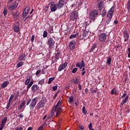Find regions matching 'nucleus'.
<instances>
[{
    "mask_svg": "<svg viewBox=\"0 0 130 130\" xmlns=\"http://www.w3.org/2000/svg\"><path fill=\"white\" fill-rule=\"evenodd\" d=\"M59 93V91H57L54 95L53 99L55 100L57 97V94Z\"/></svg>",
    "mask_w": 130,
    "mask_h": 130,
    "instance_id": "45",
    "label": "nucleus"
},
{
    "mask_svg": "<svg viewBox=\"0 0 130 130\" xmlns=\"http://www.w3.org/2000/svg\"><path fill=\"white\" fill-rule=\"evenodd\" d=\"M44 79H41L38 82V84L39 85H43L44 84Z\"/></svg>",
    "mask_w": 130,
    "mask_h": 130,
    "instance_id": "39",
    "label": "nucleus"
},
{
    "mask_svg": "<svg viewBox=\"0 0 130 130\" xmlns=\"http://www.w3.org/2000/svg\"><path fill=\"white\" fill-rule=\"evenodd\" d=\"M12 14L13 15L14 20H18V19H19V15H20V12H19L18 11H16L15 13L12 12Z\"/></svg>",
    "mask_w": 130,
    "mask_h": 130,
    "instance_id": "18",
    "label": "nucleus"
},
{
    "mask_svg": "<svg viewBox=\"0 0 130 130\" xmlns=\"http://www.w3.org/2000/svg\"><path fill=\"white\" fill-rule=\"evenodd\" d=\"M96 47H97L96 45H95V44L92 45L91 48L89 50V52H92V51H93L95 49V48H96Z\"/></svg>",
    "mask_w": 130,
    "mask_h": 130,
    "instance_id": "31",
    "label": "nucleus"
},
{
    "mask_svg": "<svg viewBox=\"0 0 130 130\" xmlns=\"http://www.w3.org/2000/svg\"><path fill=\"white\" fill-rule=\"evenodd\" d=\"M91 92L92 93H96V90L92 89L91 90Z\"/></svg>",
    "mask_w": 130,
    "mask_h": 130,
    "instance_id": "61",
    "label": "nucleus"
},
{
    "mask_svg": "<svg viewBox=\"0 0 130 130\" xmlns=\"http://www.w3.org/2000/svg\"><path fill=\"white\" fill-rule=\"evenodd\" d=\"M30 103H31V99H29L26 102V105H29L30 104Z\"/></svg>",
    "mask_w": 130,
    "mask_h": 130,
    "instance_id": "49",
    "label": "nucleus"
},
{
    "mask_svg": "<svg viewBox=\"0 0 130 130\" xmlns=\"http://www.w3.org/2000/svg\"><path fill=\"white\" fill-rule=\"evenodd\" d=\"M78 83H79V79H76L74 81V84H78Z\"/></svg>",
    "mask_w": 130,
    "mask_h": 130,
    "instance_id": "52",
    "label": "nucleus"
},
{
    "mask_svg": "<svg viewBox=\"0 0 130 130\" xmlns=\"http://www.w3.org/2000/svg\"><path fill=\"white\" fill-rule=\"evenodd\" d=\"M54 77H51L49 79V81L48 82V84H51L52 83L53 81H54Z\"/></svg>",
    "mask_w": 130,
    "mask_h": 130,
    "instance_id": "34",
    "label": "nucleus"
},
{
    "mask_svg": "<svg viewBox=\"0 0 130 130\" xmlns=\"http://www.w3.org/2000/svg\"><path fill=\"white\" fill-rule=\"evenodd\" d=\"M40 74H41V70H38L36 73V76H39Z\"/></svg>",
    "mask_w": 130,
    "mask_h": 130,
    "instance_id": "42",
    "label": "nucleus"
},
{
    "mask_svg": "<svg viewBox=\"0 0 130 130\" xmlns=\"http://www.w3.org/2000/svg\"><path fill=\"white\" fill-rule=\"evenodd\" d=\"M106 13H107L106 10L105 9H104L102 11V17H105V16H106Z\"/></svg>",
    "mask_w": 130,
    "mask_h": 130,
    "instance_id": "36",
    "label": "nucleus"
},
{
    "mask_svg": "<svg viewBox=\"0 0 130 130\" xmlns=\"http://www.w3.org/2000/svg\"><path fill=\"white\" fill-rule=\"evenodd\" d=\"M68 102L69 103H72L74 102V97L72 96H70L69 98Z\"/></svg>",
    "mask_w": 130,
    "mask_h": 130,
    "instance_id": "32",
    "label": "nucleus"
},
{
    "mask_svg": "<svg viewBox=\"0 0 130 130\" xmlns=\"http://www.w3.org/2000/svg\"><path fill=\"white\" fill-rule=\"evenodd\" d=\"M54 115V112L53 111H52L50 113V114H49L47 118L48 119H49V118H51V117H52V116H53Z\"/></svg>",
    "mask_w": 130,
    "mask_h": 130,
    "instance_id": "29",
    "label": "nucleus"
},
{
    "mask_svg": "<svg viewBox=\"0 0 130 130\" xmlns=\"http://www.w3.org/2000/svg\"><path fill=\"white\" fill-rule=\"evenodd\" d=\"M124 97H125L124 98ZM121 98H124L123 101L121 103L120 107H122L124 104H125L128 101V95L126 96V93H123L121 96Z\"/></svg>",
    "mask_w": 130,
    "mask_h": 130,
    "instance_id": "8",
    "label": "nucleus"
},
{
    "mask_svg": "<svg viewBox=\"0 0 130 130\" xmlns=\"http://www.w3.org/2000/svg\"><path fill=\"white\" fill-rule=\"evenodd\" d=\"M79 128H80L79 130H84L85 129V127L83 125H79Z\"/></svg>",
    "mask_w": 130,
    "mask_h": 130,
    "instance_id": "46",
    "label": "nucleus"
},
{
    "mask_svg": "<svg viewBox=\"0 0 130 130\" xmlns=\"http://www.w3.org/2000/svg\"><path fill=\"white\" fill-rule=\"evenodd\" d=\"M127 9L128 11H130V0H128L127 3Z\"/></svg>",
    "mask_w": 130,
    "mask_h": 130,
    "instance_id": "40",
    "label": "nucleus"
},
{
    "mask_svg": "<svg viewBox=\"0 0 130 130\" xmlns=\"http://www.w3.org/2000/svg\"><path fill=\"white\" fill-rule=\"evenodd\" d=\"M79 34L78 33L75 34V35H72L71 36H70V39H73V38H76L77 36H78Z\"/></svg>",
    "mask_w": 130,
    "mask_h": 130,
    "instance_id": "35",
    "label": "nucleus"
},
{
    "mask_svg": "<svg viewBox=\"0 0 130 130\" xmlns=\"http://www.w3.org/2000/svg\"><path fill=\"white\" fill-rule=\"evenodd\" d=\"M77 71H78V69L77 68H74L72 70V73H73V74H76V73H77Z\"/></svg>",
    "mask_w": 130,
    "mask_h": 130,
    "instance_id": "43",
    "label": "nucleus"
},
{
    "mask_svg": "<svg viewBox=\"0 0 130 130\" xmlns=\"http://www.w3.org/2000/svg\"><path fill=\"white\" fill-rule=\"evenodd\" d=\"M10 105H11V103L10 102H8V103L7 104L6 109H8L10 108Z\"/></svg>",
    "mask_w": 130,
    "mask_h": 130,
    "instance_id": "50",
    "label": "nucleus"
},
{
    "mask_svg": "<svg viewBox=\"0 0 130 130\" xmlns=\"http://www.w3.org/2000/svg\"><path fill=\"white\" fill-rule=\"evenodd\" d=\"M26 105V101H23V102L20 104L19 106L18 107V109H22L23 108V106Z\"/></svg>",
    "mask_w": 130,
    "mask_h": 130,
    "instance_id": "27",
    "label": "nucleus"
},
{
    "mask_svg": "<svg viewBox=\"0 0 130 130\" xmlns=\"http://www.w3.org/2000/svg\"><path fill=\"white\" fill-rule=\"evenodd\" d=\"M46 102H47L46 99L45 98H42L41 100L37 104L36 108H37L38 110H39L40 108H43V107L45 106Z\"/></svg>",
    "mask_w": 130,
    "mask_h": 130,
    "instance_id": "2",
    "label": "nucleus"
},
{
    "mask_svg": "<svg viewBox=\"0 0 130 130\" xmlns=\"http://www.w3.org/2000/svg\"><path fill=\"white\" fill-rule=\"evenodd\" d=\"M69 46L71 50H73L75 49V47H76V41H71L69 44Z\"/></svg>",
    "mask_w": 130,
    "mask_h": 130,
    "instance_id": "14",
    "label": "nucleus"
},
{
    "mask_svg": "<svg viewBox=\"0 0 130 130\" xmlns=\"http://www.w3.org/2000/svg\"><path fill=\"white\" fill-rule=\"evenodd\" d=\"M82 112L83 114H87V110H86V107L83 106L82 108Z\"/></svg>",
    "mask_w": 130,
    "mask_h": 130,
    "instance_id": "38",
    "label": "nucleus"
},
{
    "mask_svg": "<svg viewBox=\"0 0 130 130\" xmlns=\"http://www.w3.org/2000/svg\"><path fill=\"white\" fill-rule=\"evenodd\" d=\"M58 8L57 7V5L54 3V2H51L50 5V10L51 12H55L56 10H57Z\"/></svg>",
    "mask_w": 130,
    "mask_h": 130,
    "instance_id": "11",
    "label": "nucleus"
},
{
    "mask_svg": "<svg viewBox=\"0 0 130 130\" xmlns=\"http://www.w3.org/2000/svg\"><path fill=\"white\" fill-rule=\"evenodd\" d=\"M38 89H39V86H38V85L36 84H34L31 87V91L33 92H36L38 90Z\"/></svg>",
    "mask_w": 130,
    "mask_h": 130,
    "instance_id": "21",
    "label": "nucleus"
},
{
    "mask_svg": "<svg viewBox=\"0 0 130 130\" xmlns=\"http://www.w3.org/2000/svg\"><path fill=\"white\" fill-rule=\"evenodd\" d=\"M43 36L44 38H46V37H47V31L45 30L43 32Z\"/></svg>",
    "mask_w": 130,
    "mask_h": 130,
    "instance_id": "41",
    "label": "nucleus"
},
{
    "mask_svg": "<svg viewBox=\"0 0 130 130\" xmlns=\"http://www.w3.org/2000/svg\"><path fill=\"white\" fill-rule=\"evenodd\" d=\"M30 11V8L29 7H26L24 8L22 13V17L26 18L27 17V15Z\"/></svg>",
    "mask_w": 130,
    "mask_h": 130,
    "instance_id": "10",
    "label": "nucleus"
},
{
    "mask_svg": "<svg viewBox=\"0 0 130 130\" xmlns=\"http://www.w3.org/2000/svg\"><path fill=\"white\" fill-rule=\"evenodd\" d=\"M17 7H18V3L17 2H14L9 6V8L11 11H13V10H15V9L17 8Z\"/></svg>",
    "mask_w": 130,
    "mask_h": 130,
    "instance_id": "17",
    "label": "nucleus"
},
{
    "mask_svg": "<svg viewBox=\"0 0 130 130\" xmlns=\"http://www.w3.org/2000/svg\"><path fill=\"white\" fill-rule=\"evenodd\" d=\"M49 31L50 32V33L51 34L52 33H53V28L52 27H50L49 28Z\"/></svg>",
    "mask_w": 130,
    "mask_h": 130,
    "instance_id": "44",
    "label": "nucleus"
},
{
    "mask_svg": "<svg viewBox=\"0 0 130 130\" xmlns=\"http://www.w3.org/2000/svg\"><path fill=\"white\" fill-rule=\"evenodd\" d=\"M7 120L8 117H5L3 119L0 125V130H3L4 129V127H5V125H6V123H7Z\"/></svg>",
    "mask_w": 130,
    "mask_h": 130,
    "instance_id": "9",
    "label": "nucleus"
},
{
    "mask_svg": "<svg viewBox=\"0 0 130 130\" xmlns=\"http://www.w3.org/2000/svg\"><path fill=\"white\" fill-rule=\"evenodd\" d=\"M114 24H115V25H117V24H118V21L117 20H114Z\"/></svg>",
    "mask_w": 130,
    "mask_h": 130,
    "instance_id": "59",
    "label": "nucleus"
},
{
    "mask_svg": "<svg viewBox=\"0 0 130 130\" xmlns=\"http://www.w3.org/2000/svg\"><path fill=\"white\" fill-rule=\"evenodd\" d=\"M62 103V100L59 101L55 106V109H57V107H60Z\"/></svg>",
    "mask_w": 130,
    "mask_h": 130,
    "instance_id": "28",
    "label": "nucleus"
},
{
    "mask_svg": "<svg viewBox=\"0 0 130 130\" xmlns=\"http://www.w3.org/2000/svg\"><path fill=\"white\" fill-rule=\"evenodd\" d=\"M34 39H35V35H34L31 36V42H34Z\"/></svg>",
    "mask_w": 130,
    "mask_h": 130,
    "instance_id": "47",
    "label": "nucleus"
},
{
    "mask_svg": "<svg viewBox=\"0 0 130 130\" xmlns=\"http://www.w3.org/2000/svg\"><path fill=\"white\" fill-rule=\"evenodd\" d=\"M88 127H89V128H91L93 127V125H92V123H89V124L88 125Z\"/></svg>",
    "mask_w": 130,
    "mask_h": 130,
    "instance_id": "57",
    "label": "nucleus"
},
{
    "mask_svg": "<svg viewBox=\"0 0 130 130\" xmlns=\"http://www.w3.org/2000/svg\"><path fill=\"white\" fill-rule=\"evenodd\" d=\"M33 128L31 127H29L27 129V130H32Z\"/></svg>",
    "mask_w": 130,
    "mask_h": 130,
    "instance_id": "64",
    "label": "nucleus"
},
{
    "mask_svg": "<svg viewBox=\"0 0 130 130\" xmlns=\"http://www.w3.org/2000/svg\"><path fill=\"white\" fill-rule=\"evenodd\" d=\"M64 5V1H63L62 0H59L57 5V7L58 9H59H59H61L62 8H63Z\"/></svg>",
    "mask_w": 130,
    "mask_h": 130,
    "instance_id": "16",
    "label": "nucleus"
},
{
    "mask_svg": "<svg viewBox=\"0 0 130 130\" xmlns=\"http://www.w3.org/2000/svg\"><path fill=\"white\" fill-rule=\"evenodd\" d=\"M76 67L79 68V69H83L85 67V63H84V60H82L81 63H77L76 66Z\"/></svg>",
    "mask_w": 130,
    "mask_h": 130,
    "instance_id": "20",
    "label": "nucleus"
},
{
    "mask_svg": "<svg viewBox=\"0 0 130 130\" xmlns=\"http://www.w3.org/2000/svg\"><path fill=\"white\" fill-rule=\"evenodd\" d=\"M37 102H38V98L37 97L35 98L30 101V104L29 105V108L30 109H34V107H35V106H36V104H37Z\"/></svg>",
    "mask_w": 130,
    "mask_h": 130,
    "instance_id": "6",
    "label": "nucleus"
},
{
    "mask_svg": "<svg viewBox=\"0 0 130 130\" xmlns=\"http://www.w3.org/2000/svg\"><path fill=\"white\" fill-rule=\"evenodd\" d=\"M98 16V11L96 10H92L89 14V19L93 22L96 20V17Z\"/></svg>",
    "mask_w": 130,
    "mask_h": 130,
    "instance_id": "3",
    "label": "nucleus"
},
{
    "mask_svg": "<svg viewBox=\"0 0 130 130\" xmlns=\"http://www.w3.org/2000/svg\"><path fill=\"white\" fill-rule=\"evenodd\" d=\"M9 84H10V82L8 81H5L1 85V87L2 89H5V88H6V87H7Z\"/></svg>",
    "mask_w": 130,
    "mask_h": 130,
    "instance_id": "25",
    "label": "nucleus"
},
{
    "mask_svg": "<svg viewBox=\"0 0 130 130\" xmlns=\"http://www.w3.org/2000/svg\"><path fill=\"white\" fill-rule=\"evenodd\" d=\"M55 43V42L53 40V39H52V38H50L48 40V45L49 46V48L52 49V48L54 47Z\"/></svg>",
    "mask_w": 130,
    "mask_h": 130,
    "instance_id": "7",
    "label": "nucleus"
},
{
    "mask_svg": "<svg viewBox=\"0 0 130 130\" xmlns=\"http://www.w3.org/2000/svg\"><path fill=\"white\" fill-rule=\"evenodd\" d=\"M104 3L103 1H101L99 4L98 5V8L99 9V11H102V9H103V4Z\"/></svg>",
    "mask_w": 130,
    "mask_h": 130,
    "instance_id": "23",
    "label": "nucleus"
},
{
    "mask_svg": "<svg viewBox=\"0 0 130 130\" xmlns=\"http://www.w3.org/2000/svg\"><path fill=\"white\" fill-rule=\"evenodd\" d=\"M23 64H24V62L20 61L17 64L16 68H21V67H22V66H23Z\"/></svg>",
    "mask_w": 130,
    "mask_h": 130,
    "instance_id": "30",
    "label": "nucleus"
},
{
    "mask_svg": "<svg viewBox=\"0 0 130 130\" xmlns=\"http://www.w3.org/2000/svg\"><path fill=\"white\" fill-rule=\"evenodd\" d=\"M79 17V13L77 11L72 12L70 14V20L71 21H76Z\"/></svg>",
    "mask_w": 130,
    "mask_h": 130,
    "instance_id": "4",
    "label": "nucleus"
},
{
    "mask_svg": "<svg viewBox=\"0 0 130 130\" xmlns=\"http://www.w3.org/2000/svg\"><path fill=\"white\" fill-rule=\"evenodd\" d=\"M85 92L86 93H88L89 92V89H88V88H85Z\"/></svg>",
    "mask_w": 130,
    "mask_h": 130,
    "instance_id": "62",
    "label": "nucleus"
},
{
    "mask_svg": "<svg viewBox=\"0 0 130 130\" xmlns=\"http://www.w3.org/2000/svg\"><path fill=\"white\" fill-rule=\"evenodd\" d=\"M111 95H117V90L115 88H113L111 91Z\"/></svg>",
    "mask_w": 130,
    "mask_h": 130,
    "instance_id": "26",
    "label": "nucleus"
},
{
    "mask_svg": "<svg viewBox=\"0 0 130 130\" xmlns=\"http://www.w3.org/2000/svg\"><path fill=\"white\" fill-rule=\"evenodd\" d=\"M60 54V53H59V52L57 51V53L55 54V58H56V59H59V55Z\"/></svg>",
    "mask_w": 130,
    "mask_h": 130,
    "instance_id": "33",
    "label": "nucleus"
},
{
    "mask_svg": "<svg viewBox=\"0 0 130 130\" xmlns=\"http://www.w3.org/2000/svg\"><path fill=\"white\" fill-rule=\"evenodd\" d=\"M15 130H23V127L18 126L16 128Z\"/></svg>",
    "mask_w": 130,
    "mask_h": 130,
    "instance_id": "51",
    "label": "nucleus"
},
{
    "mask_svg": "<svg viewBox=\"0 0 130 130\" xmlns=\"http://www.w3.org/2000/svg\"><path fill=\"white\" fill-rule=\"evenodd\" d=\"M52 89H53V91H55L56 90H57V85L53 86Z\"/></svg>",
    "mask_w": 130,
    "mask_h": 130,
    "instance_id": "53",
    "label": "nucleus"
},
{
    "mask_svg": "<svg viewBox=\"0 0 130 130\" xmlns=\"http://www.w3.org/2000/svg\"><path fill=\"white\" fill-rule=\"evenodd\" d=\"M13 98H14V95H11L8 102H10V103H11V102H12V101L13 100Z\"/></svg>",
    "mask_w": 130,
    "mask_h": 130,
    "instance_id": "48",
    "label": "nucleus"
},
{
    "mask_svg": "<svg viewBox=\"0 0 130 130\" xmlns=\"http://www.w3.org/2000/svg\"><path fill=\"white\" fill-rule=\"evenodd\" d=\"M114 10H115V7L113 6L109 10L107 15V17L105 19L106 25H108V24L111 22V20H112V17H113V12H114Z\"/></svg>",
    "mask_w": 130,
    "mask_h": 130,
    "instance_id": "1",
    "label": "nucleus"
},
{
    "mask_svg": "<svg viewBox=\"0 0 130 130\" xmlns=\"http://www.w3.org/2000/svg\"><path fill=\"white\" fill-rule=\"evenodd\" d=\"M48 8H49L48 6L46 7L45 8V11H48Z\"/></svg>",
    "mask_w": 130,
    "mask_h": 130,
    "instance_id": "63",
    "label": "nucleus"
},
{
    "mask_svg": "<svg viewBox=\"0 0 130 130\" xmlns=\"http://www.w3.org/2000/svg\"><path fill=\"white\" fill-rule=\"evenodd\" d=\"M19 117L20 118H23V117H24V115H23V114H20Z\"/></svg>",
    "mask_w": 130,
    "mask_h": 130,
    "instance_id": "58",
    "label": "nucleus"
},
{
    "mask_svg": "<svg viewBox=\"0 0 130 130\" xmlns=\"http://www.w3.org/2000/svg\"><path fill=\"white\" fill-rule=\"evenodd\" d=\"M107 38V35L105 33H102L100 35L99 39L101 42H103V41H105V40H106Z\"/></svg>",
    "mask_w": 130,
    "mask_h": 130,
    "instance_id": "13",
    "label": "nucleus"
},
{
    "mask_svg": "<svg viewBox=\"0 0 130 130\" xmlns=\"http://www.w3.org/2000/svg\"><path fill=\"white\" fill-rule=\"evenodd\" d=\"M14 31L16 33H18V32L20 31V24H19V22H17L15 24V26L14 27Z\"/></svg>",
    "mask_w": 130,
    "mask_h": 130,
    "instance_id": "19",
    "label": "nucleus"
},
{
    "mask_svg": "<svg viewBox=\"0 0 130 130\" xmlns=\"http://www.w3.org/2000/svg\"><path fill=\"white\" fill-rule=\"evenodd\" d=\"M7 14H8V12H7V10L4 9V16H6Z\"/></svg>",
    "mask_w": 130,
    "mask_h": 130,
    "instance_id": "55",
    "label": "nucleus"
},
{
    "mask_svg": "<svg viewBox=\"0 0 130 130\" xmlns=\"http://www.w3.org/2000/svg\"><path fill=\"white\" fill-rule=\"evenodd\" d=\"M33 81H31V78H27V79L25 80V82L24 83L25 85L27 86L26 87V92H28L29 91V89L32 87V85H33Z\"/></svg>",
    "mask_w": 130,
    "mask_h": 130,
    "instance_id": "5",
    "label": "nucleus"
},
{
    "mask_svg": "<svg viewBox=\"0 0 130 130\" xmlns=\"http://www.w3.org/2000/svg\"><path fill=\"white\" fill-rule=\"evenodd\" d=\"M127 51H128V57L130 58V48H128L127 49Z\"/></svg>",
    "mask_w": 130,
    "mask_h": 130,
    "instance_id": "54",
    "label": "nucleus"
},
{
    "mask_svg": "<svg viewBox=\"0 0 130 130\" xmlns=\"http://www.w3.org/2000/svg\"><path fill=\"white\" fill-rule=\"evenodd\" d=\"M56 109V117H57V116H58L59 115H60V113H61V111L62 110V109H61V108L59 107V108H57V109Z\"/></svg>",
    "mask_w": 130,
    "mask_h": 130,
    "instance_id": "22",
    "label": "nucleus"
},
{
    "mask_svg": "<svg viewBox=\"0 0 130 130\" xmlns=\"http://www.w3.org/2000/svg\"><path fill=\"white\" fill-rule=\"evenodd\" d=\"M123 35L124 37V42H126V41H128V39L129 38V35L128 32L126 30H124L123 32Z\"/></svg>",
    "mask_w": 130,
    "mask_h": 130,
    "instance_id": "12",
    "label": "nucleus"
},
{
    "mask_svg": "<svg viewBox=\"0 0 130 130\" xmlns=\"http://www.w3.org/2000/svg\"><path fill=\"white\" fill-rule=\"evenodd\" d=\"M78 88L79 90H82V85H81V84H79Z\"/></svg>",
    "mask_w": 130,
    "mask_h": 130,
    "instance_id": "60",
    "label": "nucleus"
},
{
    "mask_svg": "<svg viewBox=\"0 0 130 130\" xmlns=\"http://www.w3.org/2000/svg\"><path fill=\"white\" fill-rule=\"evenodd\" d=\"M106 63L108 64H110V63H111V58L110 57H108Z\"/></svg>",
    "mask_w": 130,
    "mask_h": 130,
    "instance_id": "37",
    "label": "nucleus"
},
{
    "mask_svg": "<svg viewBox=\"0 0 130 130\" xmlns=\"http://www.w3.org/2000/svg\"><path fill=\"white\" fill-rule=\"evenodd\" d=\"M19 60L20 61H23L26 60V55L25 54H21L19 57H18Z\"/></svg>",
    "mask_w": 130,
    "mask_h": 130,
    "instance_id": "24",
    "label": "nucleus"
},
{
    "mask_svg": "<svg viewBox=\"0 0 130 130\" xmlns=\"http://www.w3.org/2000/svg\"><path fill=\"white\" fill-rule=\"evenodd\" d=\"M33 17V15H28L26 18L25 20H27V19H30V18H32Z\"/></svg>",
    "mask_w": 130,
    "mask_h": 130,
    "instance_id": "56",
    "label": "nucleus"
},
{
    "mask_svg": "<svg viewBox=\"0 0 130 130\" xmlns=\"http://www.w3.org/2000/svg\"><path fill=\"white\" fill-rule=\"evenodd\" d=\"M66 67H68V62H65L64 63L60 64L58 68V72H61V71H62V70H64V68Z\"/></svg>",
    "mask_w": 130,
    "mask_h": 130,
    "instance_id": "15",
    "label": "nucleus"
}]
</instances>
